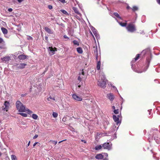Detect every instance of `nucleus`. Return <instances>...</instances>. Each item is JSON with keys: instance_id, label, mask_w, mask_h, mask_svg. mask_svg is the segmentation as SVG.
Segmentation results:
<instances>
[{"instance_id": "nucleus-1", "label": "nucleus", "mask_w": 160, "mask_h": 160, "mask_svg": "<svg viewBox=\"0 0 160 160\" xmlns=\"http://www.w3.org/2000/svg\"><path fill=\"white\" fill-rule=\"evenodd\" d=\"M98 85L101 87L104 88L106 87V82L105 76L103 73H101L98 82Z\"/></svg>"}, {"instance_id": "nucleus-2", "label": "nucleus", "mask_w": 160, "mask_h": 160, "mask_svg": "<svg viewBox=\"0 0 160 160\" xmlns=\"http://www.w3.org/2000/svg\"><path fill=\"white\" fill-rule=\"evenodd\" d=\"M16 105V108L19 112H26L25 107L20 101H17Z\"/></svg>"}, {"instance_id": "nucleus-3", "label": "nucleus", "mask_w": 160, "mask_h": 160, "mask_svg": "<svg viewBox=\"0 0 160 160\" xmlns=\"http://www.w3.org/2000/svg\"><path fill=\"white\" fill-rule=\"evenodd\" d=\"M87 78V74L84 73L83 70L81 71V72L79 73V76L78 78V79L80 82L82 81H84Z\"/></svg>"}, {"instance_id": "nucleus-4", "label": "nucleus", "mask_w": 160, "mask_h": 160, "mask_svg": "<svg viewBox=\"0 0 160 160\" xmlns=\"http://www.w3.org/2000/svg\"><path fill=\"white\" fill-rule=\"evenodd\" d=\"M126 28L128 32H133L136 30L135 25L132 23L129 24Z\"/></svg>"}, {"instance_id": "nucleus-5", "label": "nucleus", "mask_w": 160, "mask_h": 160, "mask_svg": "<svg viewBox=\"0 0 160 160\" xmlns=\"http://www.w3.org/2000/svg\"><path fill=\"white\" fill-rule=\"evenodd\" d=\"M9 102L6 101L4 102V106L2 107V109L3 111H7L10 106Z\"/></svg>"}, {"instance_id": "nucleus-6", "label": "nucleus", "mask_w": 160, "mask_h": 160, "mask_svg": "<svg viewBox=\"0 0 160 160\" xmlns=\"http://www.w3.org/2000/svg\"><path fill=\"white\" fill-rule=\"evenodd\" d=\"M152 132H153V136L154 137V139L156 142H158V139L156 138L157 137L156 136L157 134L158 135L160 134L159 132L158 131L157 129H152Z\"/></svg>"}, {"instance_id": "nucleus-7", "label": "nucleus", "mask_w": 160, "mask_h": 160, "mask_svg": "<svg viewBox=\"0 0 160 160\" xmlns=\"http://www.w3.org/2000/svg\"><path fill=\"white\" fill-rule=\"evenodd\" d=\"M48 52L50 55H52L54 54L55 51H56V49L55 48H52V47H49L48 48Z\"/></svg>"}, {"instance_id": "nucleus-8", "label": "nucleus", "mask_w": 160, "mask_h": 160, "mask_svg": "<svg viewBox=\"0 0 160 160\" xmlns=\"http://www.w3.org/2000/svg\"><path fill=\"white\" fill-rule=\"evenodd\" d=\"M2 62L6 63H8L9 61L11 60L9 56H6L3 57L1 58Z\"/></svg>"}, {"instance_id": "nucleus-9", "label": "nucleus", "mask_w": 160, "mask_h": 160, "mask_svg": "<svg viewBox=\"0 0 160 160\" xmlns=\"http://www.w3.org/2000/svg\"><path fill=\"white\" fill-rule=\"evenodd\" d=\"M102 147L104 149H107L108 150L111 149V147L109 143H104L102 145Z\"/></svg>"}, {"instance_id": "nucleus-10", "label": "nucleus", "mask_w": 160, "mask_h": 160, "mask_svg": "<svg viewBox=\"0 0 160 160\" xmlns=\"http://www.w3.org/2000/svg\"><path fill=\"white\" fill-rule=\"evenodd\" d=\"M72 97L74 100L78 101H80L82 100V98L81 97H79L75 94L72 95Z\"/></svg>"}, {"instance_id": "nucleus-11", "label": "nucleus", "mask_w": 160, "mask_h": 160, "mask_svg": "<svg viewBox=\"0 0 160 160\" xmlns=\"http://www.w3.org/2000/svg\"><path fill=\"white\" fill-rule=\"evenodd\" d=\"M119 116L118 115L117 116L115 115L113 116V119L114 121L116 122L117 125H118L120 123L119 121Z\"/></svg>"}, {"instance_id": "nucleus-12", "label": "nucleus", "mask_w": 160, "mask_h": 160, "mask_svg": "<svg viewBox=\"0 0 160 160\" xmlns=\"http://www.w3.org/2000/svg\"><path fill=\"white\" fill-rule=\"evenodd\" d=\"M107 97L111 101H112L114 98V95L112 93H110L107 94Z\"/></svg>"}, {"instance_id": "nucleus-13", "label": "nucleus", "mask_w": 160, "mask_h": 160, "mask_svg": "<svg viewBox=\"0 0 160 160\" xmlns=\"http://www.w3.org/2000/svg\"><path fill=\"white\" fill-rule=\"evenodd\" d=\"M80 40H74L72 41V43L73 45L75 47H78L80 45Z\"/></svg>"}, {"instance_id": "nucleus-14", "label": "nucleus", "mask_w": 160, "mask_h": 160, "mask_svg": "<svg viewBox=\"0 0 160 160\" xmlns=\"http://www.w3.org/2000/svg\"><path fill=\"white\" fill-rule=\"evenodd\" d=\"M140 57V54H138L137 55L136 57L134 58L133 60L131 62L132 68V64L134 62L137 60Z\"/></svg>"}, {"instance_id": "nucleus-15", "label": "nucleus", "mask_w": 160, "mask_h": 160, "mask_svg": "<svg viewBox=\"0 0 160 160\" xmlns=\"http://www.w3.org/2000/svg\"><path fill=\"white\" fill-rule=\"evenodd\" d=\"M27 56L24 55L22 54L19 55L18 56V58L20 60H24L27 58Z\"/></svg>"}, {"instance_id": "nucleus-16", "label": "nucleus", "mask_w": 160, "mask_h": 160, "mask_svg": "<svg viewBox=\"0 0 160 160\" xmlns=\"http://www.w3.org/2000/svg\"><path fill=\"white\" fill-rule=\"evenodd\" d=\"M44 29L46 32L49 34H52L53 33V31L47 27H45L44 28Z\"/></svg>"}, {"instance_id": "nucleus-17", "label": "nucleus", "mask_w": 160, "mask_h": 160, "mask_svg": "<svg viewBox=\"0 0 160 160\" xmlns=\"http://www.w3.org/2000/svg\"><path fill=\"white\" fill-rule=\"evenodd\" d=\"M26 65V64L25 63H21L18 66V68L22 69L24 68Z\"/></svg>"}, {"instance_id": "nucleus-18", "label": "nucleus", "mask_w": 160, "mask_h": 160, "mask_svg": "<svg viewBox=\"0 0 160 160\" xmlns=\"http://www.w3.org/2000/svg\"><path fill=\"white\" fill-rule=\"evenodd\" d=\"M103 158V156L101 154H98L95 156V158L98 159H102Z\"/></svg>"}, {"instance_id": "nucleus-19", "label": "nucleus", "mask_w": 160, "mask_h": 160, "mask_svg": "<svg viewBox=\"0 0 160 160\" xmlns=\"http://www.w3.org/2000/svg\"><path fill=\"white\" fill-rule=\"evenodd\" d=\"M77 51L79 53L81 54L83 53V51L82 48L81 47H78L77 48Z\"/></svg>"}, {"instance_id": "nucleus-20", "label": "nucleus", "mask_w": 160, "mask_h": 160, "mask_svg": "<svg viewBox=\"0 0 160 160\" xmlns=\"http://www.w3.org/2000/svg\"><path fill=\"white\" fill-rule=\"evenodd\" d=\"M72 8L75 13L80 16L81 15L80 13L78 11V10L77 8L73 7Z\"/></svg>"}, {"instance_id": "nucleus-21", "label": "nucleus", "mask_w": 160, "mask_h": 160, "mask_svg": "<svg viewBox=\"0 0 160 160\" xmlns=\"http://www.w3.org/2000/svg\"><path fill=\"white\" fill-rule=\"evenodd\" d=\"M1 30L2 32L4 34H5L7 33L8 31L6 28H1Z\"/></svg>"}, {"instance_id": "nucleus-22", "label": "nucleus", "mask_w": 160, "mask_h": 160, "mask_svg": "<svg viewBox=\"0 0 160 160\" xmlns=\"http://www.w3.org/2000/svg\"><path fill=\"white\" fill-rule=\"evenodd\" d=\"M100 66H101V62L100 61H99L98 62L97 64V69L98 70H99L100 68Z\"/></svg>"}, {"instance_id": "nucleus-23", "label": "nucleus", "mask_w": 160, "mask_h": 160, "mask_svg": "<svg viewBox=\"0 0 160 160\" xmlns=\"http://www.w3.org/2000/svg\"><path fill=\"white\" fill-rule=\"evenodd\" d=\"M102 147V146L101 145H97L95 147V149L96 150H98L100 149Z\"/></svg>"}, {"instance_id": "nucleus-24", "label": "nucleus", "mask_w": 160, "mask_h": 160, "mask_svg": "<svg viewBox=\"0 0 160 160\" xmlns=\"http://www.w3.org/2000/svg\"><path fill=\"white\" fill-rule=\"evenodd\" d=\"M114 15L117 18H119L120 19L122 20V18L120 17L119 14L117 12L114 13Z\"/></svg>"}, {"instance_id": "nucleus-25", "label": "nucleus", "mask_w": 160, "mask_h": 160, "mask_svg": "<svg viewBox=\"0 0 160 160\" xmlns=\"http://www.w3.org/2000/svg\"><path fill=\"white\" fill-rule=\"evenodd\" d=\"M38 117V115L36 114H33L32 115V118L35 120L37 119Z\"/></svg>"}, {"instance_id": "nucleus-26", "label": "nucleus", "mask_w": 160, "mask_h": 160, "mask_svg": "<svg viewBox=\"0 0 160 160\" xmlns=\"http://www.w3.org/2000/svg\"><path fill=\"white\" fill-rule=\"evenodd\" d=\"M11 158L12 160H17L16 156L14 155H11Z\"/></svg>"}, {"instance_id": "nucleus-27", "label": "nucleus", "mask_w": 160, "mask_h": 160, "mask_svg": "<svg viewBox=\"0 0 160 160\" xmlns=\"http://www.w3.org/2000/svg\"><path fill=\"white\" fill-rule=\"evenodd\" d=\"M72 1L71 2V3L72 5H73V3L75 5L78 3V2H77L76 0H72Z\"/></svg>"}, {"instance_id": "nucleus-28", "label": "nucleus", "mask_w": 160, "mask_h": 160, "mask_svg": "<svg viewBox=\"0 0 160 160\" xmlns=\"http://www.w3.org/2000/svg\"><path fill=\"white\" fill-rule=\"evenodd\" d=\"M47 99L48 101H50L51 99H52L54 101L55 100V99L54 97L52 98L50 96L49 97L47 98Z\"/></svg>"}, {"instance_id": "nucleus-29", "label": "nucleus", "mask_w": 160, "mask_h": 160, "mask_svg": "<svg viewBox=\"0 0 160 160\" xmlns=\"http://www.w3.org/2000/svg\"><path fill=\"white\" fill-rule=\"evenodd\" d=\"M18 114L20 115H21L24 117H26L27 116V114L25 113L19 112L18 113Z\"/></svg>"}, {"instance_id": "nucleus-30", "label": "nucleus", "mask_w": 160, "mask_h": 160, "mask_svg": "<svg viewBox=\"0 0 160 160\" xmlns=\"http://www.w3.org/2000/svg\"><path fill=\"white\" fill-rule=\"evenodd\" d=\"M26 112L28 114H30L32 113V112L27 108L26 109Z\"/></svg>"}, {"instance_id": "nucleus-31", "label": "nucleus", "mask_w": 160, "mask_h": 160, "mask_svg": "<svg viewBox=\"0 0 160 160\" xmlns=\"http://www.w3.org/2000/svg\"><path fill=\"white\" fill-rule=\"evenodd\" d=\"M138 7L136 6H134L132 8V10L134 11H136L138 10Z\"/></svg>"}, {"instance_id": "nucleus-32", "label": "nucleus", "mask_w": 160, "mask_h": 160, "mask_svg": "<svg viewBox=\"0 0 160 160\" xmlns=\"http://www.w3.org/2000/svg\"><path fill=\"white\" fill-rule=\"evenodd\" d=\"M147 62H148V63L147 66L146 67V69L145 70H144L143 71H146L147 70V69H148V67L150 61L148 59H147Z\"/></svg>"}, {"instance_id": "nucleus-33", "label": "nucleus", "mask_w": 160, "mask_h": 160, "mask_svg": "<svg viewBox=\"0 0 160 160\" xmlns=\"http://www.w3.org/2000/svg\"><path fill=\"white\" fill-rule=\"evenodd\" d=\"M61 12L63 13V14H65V15H68V13L67 12L64 10H61Z\"/></svg>"}, {"instance_id": "nucleus-34", "label": "nucleus", "mask_w": 160, "mask_h": 160, "mask_svg": "<svg viewBox=\"0 0 160 160\" xmlns=\"http://www.w3.org/2000/svg\"><path fill=\"white\" fill-rule=\"evenodd\" d=\"M58 115V114L56 112H53V113H52V116L53 117L56 118L57 117Z\"/></svg>"}, {"instance_id": "nucleus-35", "label": "nucleus", "mask_w": 160, "mask_h": 160, "mask_svg": "<svg viewBox=\"0 0 160 160\" xmlns=\"http://www.w3.org/2000/svg\"><path fill=\"white\" fill-rule=\"evenodd\" d=\"M119 24L122 27H125L126 25V23L120 22L119 23Z\"/></svg>"}, {"instance_id": "nucleus-36", "label": "nucleus", "mask_w": 160, "mask_h": 160, "mask_svg": "<svg viewBox=\"0 0 160 160\" xmlns=\"http://www.w3.org/2000/svg\"><path fill=\"white\" fill-rule=\"evenodd\" d=\"M71 131H72V132H74V135H75L76 134H77V132H76L75 131H74V129L73 128H72L71 127Z\"/></svg>"}, {"instance_id": "nucleus-37", "label": "nucleus", "mask_w": 160, "mask_h": 160, "mask_svg": "<svg viewBox=\"0 0 160 160\" xmlns=\"http://www.w3.org/2000/svg\"><path fill=\"white\" fill-rule=\"evenodd\" d=\"M94 35L97 38V39L99 38H100V36L97 32L96 33V34H94Z\"/></svg>"}, {"instance_id": "nucleus-38", "label": "nucleus", "mask_w": 160, "mask_h": 160, "mask_svg": "<svg viewBox=\"0 0 160 160\" xmlns=\"http://www.w3.org/2000/svg\"><path fill=\"white\" fill-rule=\"evenodd\" d=\"M115 113V114H118V109H115L114 110V111H113Z\"/></svg>"}, {"instance_id": "nucleus-39", "label": "nucleus", "mask_w": 160, "mask_h": 160, "mask_svg": "<svg viewBox=\"0 0 160 160\" xmlns=\"http://www.w3.org/2000/svg\"><path fill=\"white\" fill-rule=\"evenodd\" d=\"M89 102V100L88 99H86V101L83 104L84 105H86V103L88 102Z\"/></svg>"}, {"instance_id": "nucleus-40", "label": "nucleus", "mask_w": 160, "mask_h": 160, "mask_svg": "<svg viewBox=\"0 0 160 160\" xmlns=\"http://www.w3.org/2000/svg\"><path fill=\"white\" fill-rule=\"evenodd\" d=\"M27 39L28 40H32V37L30 36H27Z\"/></svg>"}, {"instance_id": "nucleus-41", "label": "nucleus", "mask_w": 160, "mask_h": 160, "mask_svg": "<svg viewBox=\"0 0 160 160\" xmlns=\"http://www.w3.org/2000/svg\"><path fill=\"white\" fill-rule=\"evenodd\" d=\"M38 137V135L36 134L33 137V139H34L37 138Z\"/></svg>"}, {"instance_id": "nucleus-42", "label": "nucleus", "mask_w": 160, "mask_h": 160, "mask_svg": "<svg viewBox=\"0 0 160 160\" xmlns=\"http://www.w3.org/2000/svg\"><path fill=\"white\" fill-rule=\"evenodd\" d=\"M48 8L50 9H51L52 8V5H49L48 6Z\"/></svg>"}, {"instance_id": "nucleus-43", "label": "nucleus", "mask_w": 160, "mask_h": 160, "mask_svg": "<svg viewBox=\"0 0 160 160\" xmlns=\"http://www.w3.org/2000/svg\"><path fill=\"white\" fill-rule=\"evenodd\" d=\"M4 41L3 39L2 38H0V44L2 43Z\"/></svg>"}, {"instance_id": "nucleus-44", "label": "nucleus", "mask_w": 160, "mask_h": 160, "mask_svg": "<svg viewBox=\"0 0 160 160\" xmlns=\"http://www.w3.org/2000/svg\"><path fill=\"white\" fill-rule=\"evenodd\" d=\"M63 37L64 38L67 39H69V38L66 35H64L63 36Z\"/></svg>"}, {"instance_id": "nucleus-45", "label": "nucleus", "mask_w": 160, "mask_h": 160, "mask_svg": "<svg viewBox=\"0 0 160 160\" xmlns=\"http://www.w3.org/2000/svg\"><path fill=\"white\" fill-rule=\"evenodd\" d=\"M91 30H92V31H93L95 30V29H95V28L94 27H92H92H91Z\"/></svg>"}, {"instance_id": "nucleus-46", "label": "nucleus", "mask_w": 160, "mask_h": 160, "mask_svg": "<svg viewBox=\"0 0 160 160\" xmlns=\"http://www.w3.org/2000/svg\"><path fill=\"white\" fill-rule=\"evenodd\" d=\"M116 128V126L114 125L113 127H112V128H113V130H112V132H113L114 131H115V130L114 129V128Z\"/></svg>"}, {"instance_id": "nucleus-47", "label": "nucleus", "mask_w": 160, "mask_h": 160, "mask_svg": "<svg viewBox=\"0 0 160 160\" xmlns=\"http://www.w3.org/2000/svg\"><path fill=\"white\" fill-rule=\"evenodd\" d=\"M92 32H93L94 34H96V33L97 32V31L96 29L95 30L93 31Z\"/></svg>"}, {"instance_id": "nucleus-48", "label": "nucleus", "mask_w": 160, "mask_h": 160, "mask_svg": "<svg viewBox=\"0 0 160 160\" xmlns=\"http://www.w3.org/2000/svg\"><path fill=\"white\" fill-rule=\"evenodd\" d=\"M8 11L9 12H11L12 11V9L11 8H9L8 9Z\"/></svg>"}, {"instance_id": "nucleus-49", "label": "nucleus", "mask_w": 160, "mask_h": 160, "mask_svg": "<svg viewBox=\"0 0 160 160\" xmlns=\"http://www.w3.org/2000/svg\"><path fill=\"white\" fill-rule=\"evenodd\" d=\"M58 1H60L62 3H64L65 2V0H58Z\"/></svg>"}, {"instance_id": "nucleus-50", "label": "nucleus", "mask_w": 160, "mask_h": 160, "mask_svg": "<svg viewBox=\"0 0 160 160\" xmlns=\"http://www.w3.org/2000/svg\"><path fill=\"white\" fill-rule=\"evenodd\" d=\"M24 0H17L18 1L19 3H21L22 1H23Z\"/></svg>"}, {"instance_id": "nucleus-51", "label": "nucleus", "mask_w": 160, "mask_h": 160, "mask_svg": "<svg viewBox=\"0 0 160 160\" xmlns=\"http://www.w3.org/2000/svg\"><path fill=\"white\" fill-rule=\"evenodd\" d=\"M78 87L79 88H80L81 87V88H82V86L80 85V84H79L78 85Z\"/></svg>"}, {"instance_id": "nucleus-52", "label": "nucleus", "mask_w": 160, "mask_h": 160, "mask_svg": "<svg viewBox=\"0 0 160 160\" xmlns=\"http://www.w3.org/2000/svg\"><path fill=\"white\" fill-rule=\"evenodd\" d=\"M98 51H96V59L97 60H98Z\"/></svg>"}, {"instance_id": "nucleus-53", "label": "nucleus", "mask_w": 160, "mask_h": 160, "mask_svg": "<svg viewBox=\"0 0 160 160\" xmlns=\"http://www.w3.org/2000/svg\"><path fill=\"white\" fill-rule=\"evenodd\" d=\"M38 143V142H35L34 143V144H33V147H34Z\"/></svg>"}, {"instance_id": "nucleus-54", "label": "nucleus", "mask_w": 160, "mask_h": 160, "mask_svg": "<svg viewBox=\"0 0 160 160\" xmlns=\"http://www.w3.org/2000/svg\"><path fill=\"white\" fill-rule=\"evenodd\" d=\"M145 53H146V50H143L142 52V54L143 53L144 54H145Z\"/></svg>"}, {"instance_id": "nucleus-55", "label": "nucleus", "mask_w": 160, "mask_h": 160, "mask_svg": "<svg viewBox=\"0 0 160 160\" xmlns=\"http://www.w3.org/2000/svg\"><path fill=\"white\" fill-rule=\"evenodd\" d=\"M81 141L82 142H83L84 143H87V142L86 141L84 140H81Z\"/></svg>"}, {"instance_id": "nucleus-56", "label": "nucleus", "mask_w": 160, "mask_h": 160, "mask_svg": "<svg viewBox=\"0 0 160 160\" xmlns=\"http://www.w3.org/2000/svg\"><path fill=\"white\" fill-rule=\"evenodd\" d=\"M157 1L158 3L160 5V0H157Z\"/></svg>"}, {"instance_id": "nucleus-57", "label": "nucleus", "mask_w": 160, "mask_h": 160, "mask_svg": "<svg viewBox=\"0 0 160 160\" xmlns=\"http://www.w3.org/2000/svg\"><path fill=\"white\" fill-rule=\"evenodd\" d=\"M53 143L55 144V145H56L57 143V141H53Z\"/></svg>"}, {"instance_id": "nucleus-58", "label": "nucleus", "mask_w": 160, "mask_h": 160, "mask_svg": "<svg viewBox=\"0 0 160 160\" xmlns=\"http://www.w3.org/2000/svg\"><path fill=\"white\" fill-rule=\"evenodd\" d=\"M152 111V109H151V110H148V112H149V115H150V114H151L150 111Z\"/></svg>"}, {"instance_id": "nucleus-59", "label": "nucleus", "mask_w": 160, "mask_h": 160, "mask_svg": "<svg viewBox=\"0 0 160 160\" xmlns=\"http://www.w3.org/2000/svg\"><path fill=\"white\" fill-rule=\"evenodd\" d=\"M30 141H29L28 142V146L29 145H30Z\"/></svg>"}, {"instance_id": "nucleus-60", "label": "nucleus", "mask_w": 160, "mask_h": 160, "mask_svg": "<svg viewBox=\"0 0 160 160\" xmlns=\"http://www.w3.org/2000/svg\"><path fill=\"white\" fill-rule=\"evenodd\" d=\"M115 107L114 106H112V108L113 109H114V110L115 109Z\"/></svg>"}, {"instance_id": "nucleus-61", "label": "nucleus", "mask_w": 160, "mask_h": 160, "mask_svg": "<svg viewBox=\"0 0 160 160\" xmlns=\"http://www.w3.org/2000/svg\"><path fill=\"white\" fill-rule=\"evenodd\" d=\"M136 72H138V73H141L143 71H136Z\"/></svg>"}, {"instance_id": "nucleus-62", "label": "nucleus", "mask_w": 160, "mask_h": 160, "mask_svg": "<svg viewBox=\"0 0 160 160\" xmlns=\"http://www.w3.org/2000/svg\"><path fill=\"white\" fill-rule=\"evenodd\" d=\"M104 154H105L106 156L107 157H108V154L107 153H105Z\"/></svg>"}, {"instance_id": "nucleus-63", "label": "nucleus", "mask_w": 160, "mask_h": 160, "mask_svg": "<svg viewBox=\"0 0 160 160\" xmlns=\"http://www.w3.org/2000/svg\"><path fill=\"white\" fill-rule=\"evenodd\" d=\"M130 8V7L129 6H128L127 7V8L128 9H129V8Z\"/></svg>"}, {"instance_id": "nucleus-64", "label": "nucleus", "mask_w": 160, "mask_h": 160, "mask_svg": "<svg viewBox=\"0 0 160 160\" xmlns=\"http://www.w3.org/2000/svg\"><path fill=\"white\" fill-rule=\"evenodd\" d=\"M103 160H108V159L107 158H105L103 159Z\"/></svg>"}]
</instances>
